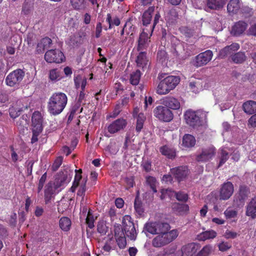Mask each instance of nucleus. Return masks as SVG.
Segmentation results:
<instances>
[{"label": "nucleus", "instance_id": "1", "mask_svg": "<svg viewBox=\"0 0 256 256\" xmlns=\"http://www.w3.org/2000/svg\"><path fill=\"white\" fill-rule=\"evenodd\" d=\"M144 230L152 234H158L152 241L155 248H160L170 244L178 236L176 230H170V226L167 222H148L145 224Z\"/></svg>", "mask_w": 256, "mask_h": 256}, {"label": "nucleus", "instance_id": "2", "mask_svg": "<svg viewBox=\"0 0 256 256\" xmlns=\"http://www.w3.org/2000/svg\"><path fill=\"white\" fill-rule=\"evenodd\" d=\"M66 95L62 92L54 93L48 102V111L52 115L60 114L66 108L68 103Z\"/></svg>", "mask_w": 256, "mask_h": 256}, {"label": "nucleus", "instance_id": "3", "mask_svg": "<svg viewBox=\"0 0 256 256\" xmlns=\"http://www.w3.org/2000/svg\"><path fill=\"white\" fill-rule=\"evenodd\" d=\"M180 82L178 76H170L164 78L159 82L157 88V94L162 95L168 94L174 90Z\"/></svg>", "mask_w": 256, "mask_h": 256}, {"label": "nucleus", "instance_id": "4", "mask_svg": "<svg viewBox=\"0 0 256 256\" xmlns=\"http://www.w3.org/2000/svg\"><path fill=\"white\" fill-rule=\"evenodd\" d=\"M199 111L187 110L184 114V118L186 124L193 128H196L202 125V120Z\"/></svg>", "mask_w": 256, "mask_h": 256}, {"label": "nucleus", "instance_id": "5", "mask_svg": "<svg viewBox=\"0 0 256 256\" xmlns=\"http://www.w3.org/2000/svg\"><path fill=\"white\" fill-rule=\"evenodd\" d=\"M154 116L160 120L170 122L174 118V114L171 110L164 106H158L154 110Z\"/></svg>", "mask_w": 256, "mask_h": 256}, {"label": "nucleus", "instance_id": "6", "mask_svg": "<svg viewBox=\"0 0 256 256\" xmlns=\"http://www.w3.org/2000/svg\"><path fill=\"white\" fill-rule=\"evenodd\" d=\"M24 76V72L21 69H16L10 72L6 78V84L10 86H18Z\"/></svg>", "mask_w": 256, "mask_h": 256}, {"label": "nucleus", "instance_id": "7", "mask_svg": "<svg viewBox=\"0 0 256 256\" xmlns=\"http://www.w3.org/2000/svg\"><path fill=\"white\" fill-rule=\"evenodd\" d=\"M44 59L48 63H62L65 60L62 52L58 49L50 50L46 52Z\"/></svg>", "mask_w": 256, "mask_h": 256}, {"label": "nucleus", "instance_id": "8", "mask_svg": "<svg viewBox=\"0 0 256 256\" xmlns=\"http://www.w3.org/2000/svg\"><path fill=\"white\" fill-rule=\"evenodd\" d=\"M250 191L249 188L244 185L240 186L238 192L234 197V202L237 206H243L248 199Z\"/></svg>", "mask_w": 256, "mask_h": 256}, {"label": "nucleus", "instance_id": "9", "mask_svg": "<svg viewBox=\"0 0 256 256\" xmlns=\"http://www.w3.org/2000/svg\"><path fill=\"white\" fill-rule=\"evenodd\" d=\"M213 54L210 50L201 52L194 57L192 62V64L196 68L206 65L212 58Z\"/></svg>", "mask_w": 256, "mask_h": 256}, {"label": "nucleus", "instance_id": "10", "mask_svg": "<svg viewBox=\"0 0 256 256\" xmlns=\"http://www.w3.org/2000/svg\"><path fill=\"white\" fill-rule=\"evenodd\" d=\"M130 219V218L128 216L122 220V228L126 236L130 240H135L136 236V230L134 222Z\"/></svg>", "mask_w": 256, "mask_h": 256}, {"label": "nucleus", "instance_id": "11", "mask_svg": "<svg viewBox=\"0 0 256 256\" xmlns=\"http://www.w3.org/2000/svg\"><path fill=\"white\" fill-rule=\"evenodd\" d=\"M234 192V186L230 182H226L222 184L219 197L220 200H228L232 195Z\"/></svg>", "mask_w": 256, "mask_h": 256}, {"label": "nucleus", "instance_id": "12", "mask_svg": "<svg viewBox=\"0 0 256 256\" xmlns=\"http://www.w3.org/2000/svg\"><path fill=\"white\" fill-rule=\"evenodd\" d=\"M248 24L244 20H238L232 26L230 34L232 36L238 37L242 36L247 29Z\"/></svg>", "mask_w": 256, "mask_h": 256}, {"label": "nucleus", "instance_id": "13", "mask_svg": "<svg viewBox=\"0 0 256 256\" xmlns=\"http://www.w3.org/2000/svg\"><path fill=\"white\" fill-rule=\"evenodd\" d=\"M170 172L175 178L180 182L187 178L190 171L186 166H180L171 168Z\"/></svg>", "mask_w": 256, "mask_h": 256}, {"label": "nucleus", "instance_id": "14", "mask_svg": "<svg viewBox=\"0 0 256 256\" xmlns=\"http://www.w3.org/2000/svg\"><path fill=\"white\" fill-rule=\"evenodd\" d=\"M184 42H178L176 44L172 46V52L176 58L180 60L186 58L188 54H186L184 50Z\"/></svg>", "mask_w": 256, "mask_h": 256}, {"label": "nucleus", "instance_id": "15", "mask_svg": "<svg viewBox=\"0 0 256 256\" xmlns=\"http://www.w3.org/2000/svg\"><path fill=\"white\" fill-rule=\"evenodd\" d=\"M114 237L117 244L120 249H123L126 246V236L120 225L114 228Z\"/></svg>", "mask_w": 256, "mask_h": 256}, {"label": "nucleus", "instance_id": "16", "mask_svg": "<svg viewBox=\"0 0 256 256\" xmlns=\"http://www.w3.org/2000/svg\"><path fill=\"white\" fill-rule=\"evenodd\" d=\"M126 124L127 122L126 120L124 118H118L114 121L108 126V130L110 134H114L123 130L126 126Z\"/></svg>", "mask_w": 256, "mask_h": 256}, {"label": "nucleus", "instance_id": "17", "mask_svg": "<svg viewBox=\"0 0 256 256\" xmlns=\"http://www.w3.org/2000/svg\"><path fill=\"white\" fill-rule=\"evenodd\" d=\"M216 153V149L209 147L202 150V152L197 155L196 160L198 162H206L210 160Z\"/></svg>", "mask_w": 256, "mask_h": 256}, {"label": "nucleus", "instance_id": "18", "mask_svg": "<svg viewBox=\"0 0 256 256\" xmlns=\"http://www.w3.org/2000/svg\"><path fill=\"white\" fill-rule=\"evenodd\" d=\"M240 48V46L238 43L234 42L230 46H227L222 49L218 54V57L221 58H224L228 56L234 54V52L238 50Z\"/></svg>", "mask_w": 256, "mask_h": 256}, {"label": "nucleus", "instance_id": "19", "mask_svg": "<svg viewBox=\"0 0 256 256\" xmlns=\"http://www.w3.org/2000/svg\"><path fill=\"white\" fill-rule=\"evenodd\" d=\"M200 244L192 242L182 246L181 251L182 256H193L200 248Z\"/></svg>", "mask_w": 256, "mask_h": 256}, {"label": "nucleus", "instance_id": "20", "mask_svg": "<svg viewBox=\"0 0 256 256\" xmlns=\"http://www.w3.org/2000/svg\"><path fill=\"white\" fill-rule=\"evenodd\" d=\"M150 38V37H148V33L144 30L140 34L138 39L137 50L140 51L146 50L149 46Z\"/></svg>", "mask_w": 256, "mask_h": 256}, {"label": "nucleus", "instance_id": "21", "mask_svg": "<svg viewBox=\"0 0 256 256\" xmlns=\"http://www.w3.org/2000/svg\"><path fill=\"white\" fill-rule=\"evenodd\" d=\"M32 128L42 130L43 118L39 111H34L32 116Z\"/></svg>", "mask_w": 256, "mask_h": 256}, {"label": "nucleus", "instance_id": "22", "mask_svg": "<svg viewBox=\"0 0 256 256\" xmlns=\"http://www.w3.org/2000/svg\"><path fill=\"white\" fill-rule=\"evenodd\" d=\"M242 2L240 0H230L227 4V11L230 16L238 14L240 11Z\"/></svg>", "mask_w": 256, "mask_h": 256}, {"label": "nucleus", "instance_id": "23", "mask_svg": "<svg viewBox=\"0 0 256 256\" xmlns=\"http://www.w3.org/2000/svg\"><path fill=\"white\" fill-rule=\"evenodd\" d=\"M162 104L169 109L178 110L180 107L179 100L173 96H166L162 100Z\"/></svg>", "mask_w": 256, "mask_h": 256}, {"label": "nucleus", "instance_id": "24", "mask_svg": "<svg viewBox=\"0 0 256 256\" xmlns=\"http://www.w3.org/2000/svg\"><path fill=\"white\" fill-rule=\"evenodd\" d=\"M55 189L51 182H48L45 186L44 191V199L46 204L50 203L52 199L54 197V195Z\"/></svg>", "mask_w": 256, "mask_h": 256}, {"label": "nucleus", "instance_id": "25", "mask_svg": "<svg viewBox=\"0 0 256 256\" xmlns=\"http://www.w3.org/2000/svg\"><path fill=\"white\" fill-rule=\"evenodd\" d=\"M70 182L68 180V174L63 172H59L56 176L54 184L56 188H58Z\"/></svg>", "mask_w": 256, "mask_h": 256}, {"label": "nucleus", "instance_id": "26", "mask_svg": "<svg viewBox=\"0 0 256 256\" xmlns=\"http://www.w3.org/2000/svg\"><path fill=\"white\" fill-rule=\"evenodd\" d=\"M173 212L178 215H182L189 210V206L187 204L175 202L172 205Z\"/></svg>", "mask_w": 256, "mask_h": 256}, {"label": "nucleus", "instance_id": "27", "mask_svg": "<svg viewBox=\"0 0 256 256\" xmlns=\"http://www.w3.org/2000/svg\"><path fill=\"white\" fill-rule=\"evenodd\" d=\"M246 215L252 218L256 217V196L252 198L247 206Z\"/></svg>", "mask_w": 256, "mask_h": 256}, {"label": "nucleus", "instance_id": "28", "mask_svg": "<svg viewBox=\"0 0 256 256\" xmlns=\"http://www.w3.org/2000/svg\"><path fill=\"white\" fill-rule=\"evenodd\" d=\"M196 140L195 138L190 134L184 136L182 140V146L186 148H190L194 146Z\"/></svg>", "mask_w": 256, "mask_h": 256}, {"label": "nucleus", "instance_id": "29", "mask_svg": "<svg viewBox=\"0 0 256 256\" xmlns=\"http://www.w3.org/2000/svg\"><path fill=\"white\" fill-rule=\"evenodd\" d=\"M154 10V6H150L144 12L142 16V21L144 26H147L150 24Z\"/></svg>", "mask_w": 256, "mask_h": 256}, {"label": "nucleus", "instance_id": "30", "mask_svg": "<svg viewBox=\"0 0 256 256\" xmlns=\"http://www.w3.org/2000/svg\"><path fill=\"white\" fill-rule=\"evenodd\" d=\"M52 42V40L50 38L48 37L43 38L37 44L36 52L38 54L42 53L45 48L49 47Z\"/></svg>", "mask_w": 256, "mask_h": 256}, {"label": "nucleus", "instance_id": "31", "mask_svg": "<svg viewBox=\"0 0 256 256\" xmlns=\"http://www.w3.org/2000/svg\"><path fill=\"white\" fill-rule=\"evenodd\" d=\"M242 108L244 112L249 114L256 112V102L254 100H248L244 103Z\"/></svg>", "mask_w": 256, "mask_h": 256}, {"label": "nucleus", "instance_id": "32", "mask_svg": "<svg viewBox=\"0 0 256 256\" xmlns=\"http://www.w3.org/2000/svg\"><path fill=\"white\" fill-rule=\"evenodd\" d=\"M34 0H25L22 6V14L29 15L34 10Z\"/></svg>", "mask_w": 256, "mask_h": 256}, {"label": "nucleus", "instance_id": "33", "mask_svg": "<svg viewBox=\"0 0 256 256\" xmlns=\"http://www.w3.org/2000/svg\"><path fill=\"white\" fill-rule=\"evenodd\" d=\"M160 152L168 158L172 159L176 156L175 150L166 145L161 146L160 148Z\"/></svg>", "mask_w": 256, "mask_h": 256}, {"label": "nucleus", "instance_id": "34", "mask_svg": "<svg viewBox=\"0 0 256 256\" xmlns=\"http://www.w3.org/2000/svg\"><path fill=\"white\" fill-rule=\"evenodd\" d=\"M72 6L76 10H83L87 6V0H70Z\"/></svg>", "mask_w": 256, "mask_h": 256}, {"label": "nucleus", "instance_id": "35", "mask_svg": "<svg viewBox=\"0 0 256 256\" xmlns=\"http://www.w3.org/2000/svg\"><path fill=\"white\" fill-rule=\"evenodd\" d=\"M148 60L146 57V52H140L137 56L136 62L138 66L144 68L148 64Z\"/></svg>", "mask_w": 256, "mask_h": 256}, {"label": "nucleus", "instance_id": "36", "mask_svg": "<svg viewBox=\"0 0 256 256\" xmlns=\"http://www.w3.org/2000/svg\"><path fill=\"white\" fill-rule=\"evenodd\" d=\"M225 0H208L207 6L212 10H218L224 4Z\"/></svg>", "mask_w": 256, "mask_h": 256}, {"label": "nucleus", "instance_id": "37", "mask_svg": "<svg viewBox=\"0 0 256 256\" xmlns=\"http://www.w3.org/2000/svg\"><path fill=\"white\" fill-rule=\"evenodd\" d=\"M246 56L244 52H238L232 55V60L235 64H242L246 60Z\"/></svg>", "mask_w": 256, "mask_h": 256}, {"label": "nucleus", "instance_id": "38", "mask_svg": "<svg viewBox=\"0 0 256 256\" xmlns=\"http://www.w3.org/2000/svg\"><path fill=\"white\" fill-rule=\"evenodd\" d=\"M157 60L162 64H166L168 60L167 52L164 49L159 50L157 52Z\"/></svg>", "mask_w": 256, "mask_h": 256}, {"label": "nucleus", "instance_id": "39", "mask_svg": "<svg viewBox=\"0 0 256 256\" xmlns=\"http://www.w3.org/2000/svg\"><path fill=\"white\" fill-rule=\"evenodd\" d=\"M217 234L214 230H206L201 232L199 236L200 239L202 240H206L209 239H213L216 236Z\"/></svg>", "mask_w": 256, "mask_h": 256}, {"label": "nucleus", "instance_id": "40", "mask_svg": "<svg viewBox=\"0 0 256 256\" xmlns=\"http://www.w3.org/2000/svg\"><path fill=\"white\" fill-rule=\"evenodd\" d=\"M146 118L143 113H140L136 116V130L139 133L143 128L144 124Z\"/></svg>", "mask_w": 256, "mask_h": 256}, {"label": "nucleus", "instance_id": "41", "mask_svg": "<svg viewBox=\"0 0 256 256\" xmlns=\"http://www.w3.org/2000/svg\"><path fill=\"white\" fill-rule=\"evenodd\" d=\"M141 75V72L139 70L133 72L130 75V83L132 85H138L140 82Z\"/></svg>", "mask_w": 256, "mask_h": 256}, {"label": "nucleus", "instance_id": "42", "mask_svg": "<svg viewBox=\"0 0 256 256\" xmlns=\"http://www.w3.org/2000/svg\"><path fill=\"white\" fill-rule=\"evenodd\" d=\"M59 225L62 230L67 232L71 226V220L68 217H62L60 220Z\"/></svg>", "mask_w": 256, "mask_h": 256}, {"label": "nucleus", "instance_id": "43", "mask_svg": "<svg viewBox=\"0 0 256 256\" xmlns=\"http://www.w3.org/2000/svg\"><path fill=\"white\" fill-rule=\"evenodd\" d=\"M28 124V117L26 114L22 115L16 122V125L18 129L23 130Z\"/></svg>", "mask_w": 256, "mask_h": 256}, {"label": "nucleus", "instance_id": "44", "mask_svg": "<svg viewBox=\"0 0 256 256\" xmlns=\"http://www.w3.org/2000/svg\"><path fill=\"white\" fill-rule=\"evenodd\" d=\"M106 21L108 24V29H111L114 26H118L120 24V20L118 16L114 17L113 20H112L110 14H107Z\"/></svg>", "mask_w": 256, "mask_h": 256}, {"label": "nucleus", "instance_id": "45", "mask_svg": "<svg viewBox=\"0 0 256 256\" xmlns=\"http://www.w3.org/2000/svg\"><path fill=\"white\" fill-rule=\"evenodd\" d=\"M88 181L87 178H84L81 182L80 184L79 185L80 188L77 192V196L82 198V200H84L85 196V193L86 190V184Z\"/></svg>", "mask_w": 256, "mask_h": 256}, {"label": "nucleus", "instance_id": "46", "mask_svg": "<svg viewBox=\"0 0 256 256\" xmlns=\"http://www.w3.org/2000/svg\"><path fill=\"white\" fill-rule=\"evenodd\" d=\"M124 26L126 28V36L130 35L132 36L135 32L136 28L132 24V20L129 18L126 22Z\"/></svg>", "mask_w": 256, "mask_h": 256}, {"label": "nucleus", "instance_id": "47", "mask_svg": "<svg viewBox=\"0 0 256 256\" xmlns=\"http://www.w3.org/2000/svg\"><path fill=\"white\" fill-rule=\"evenodd\" d=\"M189 86L190 90L195 94L198 92L202 88V84L200 82L199 80L194 82H191L190 83Z\"/></svg>", "mask_w": 256, "mask_h": 256}, {"label": "nucleus", "instance_id": "48", "mask_svg": "<svg viewBox=\"0 0 256 256\" xmlns=\"http://www.w3.org/2000/svg\"><path fill=\"white\" fill-rule=\"evenodd\" d=\"M240 14L245 18H249L252 16L254 14V10L252 8L248 6H241Z\"/></svg>", "mask_w": 256, "mask_h": 256}, {"label": "nucleus", "instance_id": "49", "mask_svg": "<svg viewBox=\"0 0 256 256\" xmlns=\"http://www.w3.org/2000/svg\"><path fill=\"white\" fill-rule=\"evenodd\" d=\"M97 230L101 236H104L106 234L108 230V227L106 226L105 222L101 220L98 222Z\"/></svg>", "mask_w": 256, "mask_h": 256}, {"label": "nucleus", "instance_id": "50", "mask_svg": "<svg viewBox=\"0 0 256 256\" xmlns=\"http://www.w3.org/2000/svg\"><path fill=\"white\" fill-rule=\"evenodd\" d=\"M22 111V108L18 109L14 106H10L8 109L10 116L13 119L18 118Z\"/></svg>", "mask_w": 256, "mask_h": 256}, {"label": "nucleus", "instance_id": "51", "mask_svg": "<svg viewBox=\"0 0 256 256\" xmlns=\"http://www.w3.org/2000/svg\"><path fill=\"white\" fill-rule=\"evenodd\" d=\"M212 246L208 244L203 247V248L194 256H208L212 250Z\"/></svg>", "mask_w": 256, "mask_h": 256}, {"label": "nucleus", "instance_id": "52", "mask_svg": "<svg viewBox=\"0 0 256 256\" xmlns=\"http://www.w3.org/2000/svg\"><path fill=\"white\" fill-rule=\"evenodd\" d=\"M146 182L147 184L150 186L153 192L154 193L156 192L157 190L156 188V179L153 176H148L146 178Z\"/></svg>", "mask_w": 256, "mask_h": 256}, {"label": "nucleus", "instance_id": "53", "mask_svg": "<svg viewBox=\"0 0 256 256\" xmlns=\"http://www.w3.org/2000/svg\"><path fill=\"white\" fill-rule=\"evenodd\" d=\"M94 219L92 214L89 210L88 212L86 218V224L90 228H92L94 227Z\"/></svg>", "mask_w": 256, "mask_h": 256}, {"label": "nucleus", "instance_id": "54", "mask_svg": "<svg viewBox=\"0 0 256 256\" xmlns=\"http://www.w3.org/2000/svg\"><path fill=\"white\" fill-rule=\"evenodd\" d=\"M63 160V158L61 156H58L54 160L52 166V170L53 172L56 171L62 165Z\"/></svg>", "mask_w": 256, "mask_h": 256}, {"label": "nucleus", "instance_id": "55", "mask_svg": "<svg viewBox=\"0 0 256 256\" xmlns=\"http://www.w3.org/2000/svg\"><path fill=\"white\" fill-rule=\"evenodd\" d=\"M228 153L224 150H222L220 161L218 165V168L220 167L223 164H224L228 159Z\"/></svg>", "mask_w": 256, "mask_h": 256}, {"label": "nucleus", "instance_id": "56", "mask_svg": "<svg viewBox=\"0 0 256 256\" xmlns=\"http://www.w3.org/2000/svg\"><path fill=\"white\" fill-rule=\"evenodd\" d=\"M176 198L178 201L186 202L188 198V194L183 192H175Z\"/></svg>", "mask_w": 256, "mask_h": 256}, {"label": "nucleus", "instance_id": "57", "mask_svg": "<svg viewBox=\"0 0 256 256\" xmlns=\"http://www.w3.org/2000/svg\"><path fill=\"white\" fill-rule=\"evenodd\" d=\"M126 100L124 99L122 100L121 104H119L116 106L114 109L113 111L112 116H111L112 117L115 118L117 116H118V114L120 113L122 110V106L124 105V104L126 102Z\"/></svg>", "mask_w": 256, "mask_h": 256}, {"label": "nucleus", "instance_id": "58", "mask_svg": "<svg viewBox=\"0 0 256 256\" xmlns=\"http://www.w3.org/2000/svg\"><path fill=\"white\" fill-rule=\"evenodd\" d=\"M75 172H76V174H75V176H74V180L72 183L77 184L79 186L80 184V180L82 181V169H79L78 170H76Z\"/></svg>", "mask_w": 256, "mask_h": 256}, {"label": "nucleus", "instance_id": "59", "mask_svg": "<svg viewBox=\"0 0 256 256\" xmlns=\"http://www.w3.org/2000/svg\"><path fill=\"white\" fill-rule=\"evenodd\" d=\"M224 214L226 218H232L237 216L238 212L235 210L228 208L224 211Z\"/></svg>", "mask_w": 256, "mask_h": 256}, {"label": "nucleus", "instance_id": "60", "mask_svg": "<svg viewBox=\"0 0 256 256\" xmlns=\"http://www.w3.org/2000/svg\"><path fill=\"white\" fill-rule=\"evenodd\" d=\"M47 177V174L46 172L40 178L38 186V192H40L42 189Z\"/></svg>", "mask_w": 256, "mask_h": 256}, {"label": "nucleus", "instance_id": "61", "mask_svg": "<svg viewBox=\"0 0 256 256\" xmlns=\"http://www.w3.org/2000/svg\"><path fill=\"white\" fill-rule=\"evenodd\" d=\"M42 130L32 128V136L31 138V142L34 144L38 140V136Z\"/></svg>", "mask_w": 256, "mask_h": 256}, {"label": "nucleus", "instance_id": "62", "mask_svg": "<svg viewBox=\"0 0 256 256\" xmlns=\"http://www.w3.org/2000/svg\"><path fill=\"white\" fill-rule=\"evenodd\" d=\"M59 76V72L56 68L51 70L50 71L49 78L52 80H57Z\"/></svg>", "mask_w": 256, "mask_h": 256}, {"label": "nucleus", "instance_id": "63", "mask_svg": "<svg viewBox=\"0 0 256 256\" xmlns=\"http://www.w3.org/2000/svg\"><path fill=\"white\" fill-rule=\"evenodd\" d=\"M248 36H256V22L252 24L246 32Z\"/></svg>", "mask_w": 256, "mask_h": 256}, {"label": "nucleus", "instance_id": "64", "mask_svg": "<svg viewBox=\"0 0 256 256\" xmlns=\"http://www.w3.org/2000/svg\"><path fill=\"white\" fill-rule=\"evenodd\" d=\"M231 246L228 242H222L218 244V249L221 252H225L230 249Z\"/></svg>", "mask_w": 256, "mask_h": 256}]
</instances>
